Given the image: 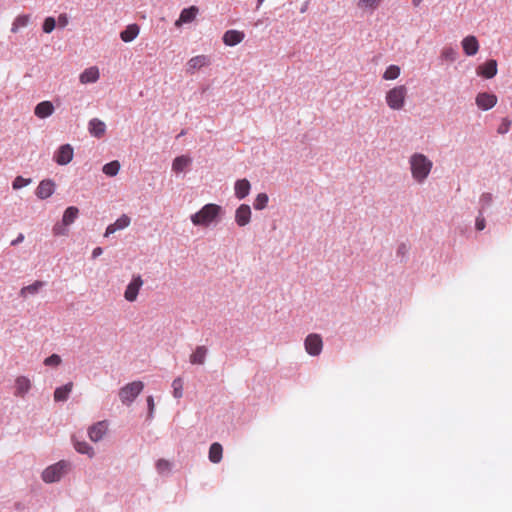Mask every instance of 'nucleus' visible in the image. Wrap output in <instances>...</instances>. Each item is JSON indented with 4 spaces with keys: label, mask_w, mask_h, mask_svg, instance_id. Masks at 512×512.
<instances>
[{
    "label": "nucleus",
    "mask_w": 512,
    "mask_h": 512,
    "mask_svg": "<svg viewBox=\"0 0 512 512\" xmlns=\"http://www.w3.org/2000/svg\"><path fill=\"white\" fill-rule=\"evenodd\" d=\"M410 167L413 178L422 183L430 174L433 163L424 154L415 153L410 157Z\"/></svg>",
    "instance_id": "f03ea898"
},
{
    "label": "nucleus",
    "mask_w": 512,
    "mask_h": 512,
    "mask_svg": "<svg viewBox=\"0 0 512 512\" xmlns=\"http://www.w3.org/2000/svg\"><path fill=\"white\" fill-rule=\"evenodd\" d=\"M56 26V20L53 17H47L43 23V31L51 33Z\"/></svg>",
    "instance_id": "e433bc0d"
},
{
    "label": "nucleus",
    "mask_w": 512,
    "mask_h": 512,
    "mask_svg": "<svg viewBox=\"0 0 512 512\" xmlns=\"http://www.w3.org/2000/svg\"><path fill=\"white\" fill-rule=\"evenodd\" d=\"M55 189V184L51 180L41 181L37 187V196L41 199L50 197Z\"/></svg>",
    "instance_id": "412c9836"
},
{
    "label": "nucleus",
    "mask_w": 512,
    "mask_h": 512,
    "mask_svg": "<svg viewBox=\"0 0 512 512\" xmlns=\"http://www.w3.org/2000/svg\"><path fill=\"white\" fill-rule=\"evenodd\" d=\"M306 352L311 356H318L323 349V340L317 333L309 334L304 341Z\"/></svg>",
    "instance_id": "0eeeda50"
},
{
    "label": "nucleus",
    "mask_w": 512,
    "mask_h": 512,
    "mask_svg": "<svg viewBox=\"0 0 512 512\" xmlns=\"http://www.w3.org/2000/svg\"><path fill=\"white\" fill-rule=\"evenodd\" d=\"M268 195L266 193H259L254 201V208L256 210H262L267 206Z\"/></svg>",
    "instance_id": "f704fd0d"
},
{
    "label": "nucleus",
    "mask_w": 512,
    "mask_h": 512,
    "mask_svg": "<svg viewBox=\"0 0 512 512\" xmlns=\"http://www.w3.org/2000/svg\"><path fill=\"white\" fill-rule=\"evenodd\" d=\"M23 239H24L23 235H22V234H20V235H19L15 240H13V241L11 242V245H16V244H18L19 242L23 241Z\"/></svg>",
    "instance_id": "8fccbe9b"
},
{
    "label": "nucleus",
    "mask_w": 512,
    "mask_h": 512,
    "mask_svg": "<svg viewBox=\"0 0 512 512\" xmlns=\"http://www.w3.org/2000/svg\"><path fill=\"white\" fill-rule=\"evenodd\" d=\"M492 200H493V197H492L491 193H483L480 196V200H479L481 208L484 209L486 207H489L492 203Z\"/></svg>",
    "instance_id": "ea45409f"
},
{
    "label": "nucleus",
    "mask_w": 512,
    "mask_h": 512,
    "mask_svg": "<svg viewBox=\"0 0 512 512\" xmlns=\"http://www.w3.org/2000/svg\"><path fill=\"white\" fill-rule=\"evenodd\" d=\"M144 388L142 381H133L119 390V398L125 405H130Z\"/></svg>",
    "instance_id": "20e7f679"
},
{
    "label": "nucleus",
    "mask_w": 512,
    "mask_h": 512,
    "mask_svg": "<svg viewBox=\"0 0 512 512\" xmlns=\"http://www.w3.org/2000/svg\"><path fill=\"white\" fill-rule=\"evenodd\" d=\"M477 74L487 79L493 78L497 74V61L494 59L486 61L477 68Z\"/></svg>",
    "instance_id": "ddd939ff"
},
{
    "label": "nucleus",
    "mask_w": 512,
    "mask_h": 512,
    "mask_svg": "<svg viewBox=\"0 0 512 512\" xmlns=\"http://www.w3.org/2000/svg\"><path fill=\"white\" fill-rule=\"evenodd\" d=\"M173 395L175 398H181L183 395V381L181 378H176L172 382Z\"/></svg>",
    "instance_id": "c9c22d12"
},
{
    "label": "nucleus",
    "mask_w": 512,
    "mask_h": 512,
    "mask_svg": "<svg viewBox=\"0 0 512 512\" xmlns=\"http://www.w3.org/2000/svg\"><path fill=\"white\" fill-rule=\"evenodd\" d=\"M511 125V121L508 119H503L502 123L498 127V133L505 134L509 131Z\"/></svg>",
    "instance_id": "79ce46f5"
},
{
    "label": "nucleus",
    "mask_w": 512,
    "mask_h": 512,
    "mask_svg": "<svg viewBox=\"0 0 512 512\" xmlns=\"http://www.w3.org/2000/svg\"><path fill=\"white\" fill-rule=\"evenodd\" d=\"M54 112V106L50 101H43L34 108V114L39 118H46Z\"/></svg>",
    "instance_id": "4be33fe9"
},
{
    "label": "nucleus",
    "mask_w": 512,
    "mask_h": 512,
    "mask_svg": "<svg viewBox=\"0 0 512 512\" xmlns=\"http://www.w3.org/2000/svg\"><path fill=\"white\" fill-rule=\"evenodd\" d=\"M198 11L196 6L183 9L179 18L175 21V26L180 27L182 24L191 23L196 18Z\"/></svg>",
    "instance_id": "4468645a"
},
{
    "label": "nucleus",
    "mask_w": 512,
    "mask_h": 512,
    "mask_svg": "<svg viewBox=\"0 0 512 512\" xmlns=\"http://www.w3.org/2000/svg\"><path fill=\"white\" fill-rule=\"evenodd\" d=\"M73 388V382H68L67 384L58 387L54 391V400L55 401H66L69 397L70 392Z\"/></svg>",
    "instance_id": "393cba45"
},
{
    "label": "nucleus",
    "mask_w": 512,
    "mask_h": 512,
    "mask_svg": "<svg viewBox=\"0 0 512 512\" xmlns=\"http://www.w3.org/2000/svg\"><path fill=\"white\" fill-rule=\"evenodd\" d=\"M442 56L449 61H454L457 57V52L451 47H446L442 50Z\"/></svg>",
    "instance_id": "58836bf2"
},
{
    "label": "nucleus",
    "mask_w": 512,
    "mask_h": 512,
    "mask_svg": "<svg viewBox=\"0 0 512 512\" xmlns=\"http://www.w3.org/2000/svg\"><path fill=\"white\" fill-rule=\"evenodd\" d=\"M381 2L382 0H358L357 6L364 11H374Z\"/></svg>",
    "instance_id": "c756f323"
},
{
    "label": "nucleus",
    "mask_w": 512,
    "mask_h": 512,
    "mask_svg": "<svg viewBox=\"0 0 512 512\" xmlns=\"http://www.w3.org/2000/svg\"><path fill=\"white\" fill-rule=\"evenodd\" d=\"M101 254H102V249H101L100 247L95 248V249L93 250V253H92V255H93V257H94V258L98 257V256H99V255H101Z\"/></svg>",
    "instance_id": "09e8293b"
},
{
    "label": "nucleus",
    "mask_w": 512,
    "mask_h": 512,
    "mask_svg": "<svg viewBox=\"0 0 512 512\" xmlns=\"http://www.w3.org/2000/svg\"><path fill=\"white\" fill-rule=\"evenodd\" d=\"M408 90L405 85L395 86L385 96L388 107L392 110H401L405 106Z\"/></svg>",
    "instance_id": "7ed1b4c3"
},
{
    "label": "nucleus",
    "mask_w": 512,
    "mask_h": 512,
    "mask_svg": "<svg viewBox=\"0 0 512 512\" xmlns=\"http://www.w3.org/2000/svg\"><path fill=\"white\" fill-rule=\"evenodd\" d=\"M143 279L140 275L133 276L131 282L127 285L124 298L129 302H134L137 299L138 293L143 286Z\"/></svg>",
    "instance_id": "6e6552de"
},
{
    "label": "nucleus",
    "mask_w": 512,
    "mask_h": 512,
    "mask_svg": "<svg viewBox=\"0 0 512 512\" xmlns=\"http://www.w3.org/2000/svg\"><path fill=\"white\" fill-rule=\"evenodd\" d=\"M69 463L66 461H59L47 467L43 473L42 478L46 483H53L59 481L61 477L68 471Z\"/></svg>",
    "instance_id": "39448f33"
},
{
    "label": "nucleus",
    "mask_w": 512,
    "mask_h": 512,
    "mask_svg": "<svg viewBox=\"0 0 512 512\" xmlns=\"http://www.w3.org/2000/svg\"><path fill=\"white\" fill-rule=\"evenodd\" d=\"M88 129L92 136L101 138L106 132V125L98 118H93L89 121Z\"/></svg>",
    "instance_id": "6ab92c4d"
},
{
    "label": "nucleus",
    "mask_w": 512,
    "mask_h": 512,
    "mask_svg": "<svg viewBox=\"0 0 512 512\" xmlns=\"http://www.w3.org/2000/svg\"><path fill=\"white\" fill-rule=\"evenodd\" d=\"M147 404H148V417L149 418H152L153 417V413H154V407H155V404H154V399L152 396H148L147 397Z\"/></svg>",
    "instance_id": "a18cd8bd"
},
{
    "label": "nucleus",
    "mask_w": 512,
    "mask_h": 512,
    "mask_svg": "<svg viewBox=\"0 0 512 512\" xmlns=\"http://www.w3.org/2000/svg\"><path fill=\"white\" fill-rule=\"evenodd\" d=\"M102 170L103 173L106 174L107 176H115L118 174L120 170V163L117 160L111 161L105 164Z\"/></svg>",
    "instance_id": "7c9ffc66"
},
{
    "label": "nucleus",
    "mask_w": 512,
    "mask_h": 512,
    "mask_svg": "<svg viewBox=\"0 0 512 512\" xmlns=\"http://www.w3.org/2000/svg\"><path fill=\"white\" fill-rule=\"evenodd\" d=\"M221 212V206L209 203L204 205L198 212L192 214L190 219L195 226L208 227L219 218Z\"/></svg>",
    "instance_id": "f257e3e1"
},
{
    "label": "nucleus",
    "mask_w": 512,
    "mask_h": 512,
    "mask_svg": "<svg viewBox=\"0 0 512 512\" xmlns=\"http://www.w3.org/2000/svg\"><path fill=\"white\" fill-rule=\"evenodd\" d=\"M169 467H170V464L168 461L164 460V459H160L157 461L156 463V468L157 470L160 472V473H163L167 470H169Z\"/></svg>",
    "instance_id": "37998d69"
},
{
    "label": "nucleus",
    "mask_w": 512,
    "mask_h": 512,
    "mask_svg": "<svg viewBox=\"0 0 512 512\" xmlns=\"http://www.w3.org/2000/svg\"><path fill=\"white\" fill-rule=\"evenodd\" d=\"M258 1V7L265 1V0H257Z\"/></svg>",
    "instance_id": "864d4df0"
},
{
    "label": "nucleus",
    "mask_w": 512,
    "mask_h": 512,
    "mask_svg": "<svg viewBox=\"0 0 512 512\" xmlns=\"http://www.w3.org/2000/svg\"><path fill=\"white\" fill-rule=\"evenodd\" d=\"M245 34L238 30H227L223 35V42L227 46H235L244 40Z\"/></svg>",
    "instance_id": "f3484780"
},
{
    "label": "nucleus",
    "mask_w": 512,
    "mask_h": 512,
    "mask_svg": "<svg viewBox=\"0 0 512 512\" xmlns=\"http://www.w3.org/2000/svg\"><path fill=\"white\" fill-rule=\"evenodd\" d=\"M140 28L137 24L128 25L121 33L120 38L124 42L133 41L139 34Z\"/></svg>",
    "instance_id": "b1692460"
},
{
    "label": "nucleus",
    "mask_w": 512,
    "mask_h": 512,
    "mask_svg": "<svg viewBox=\"0 0 512 512\" xmlns=\"http://www.w3.org/2000/svg\"><path fill=\"white\" fill-rule=\"evenodd\" d=\"M250 182L247 179L237 180L234 186L235 196L238 199L245 198L250 192Z\"/></svg>",
    "instance_id": "5701e85b"
},
{
    "label": "nucleus",
    "mask_w": 512,
    "mask_h": 512,
    "mask_svg": "<svg viewBox=\"0 0 512 512\" xmlns=\"http://www.w3.org/2000/svg\"><path fill=\"white\" fill-rule=\"evenodd\" d=\"M41 284L38 283V282H34V286H33V289L34 291L38 288V286H40Z\"/></svg>",
    "instance_id": "603ef678"
},
{
    "label": "nucleus",
    "mask_w": 512,
    "mask_h": 512,
    "mask_svg": "<svg viewBox=\"0 0 512 512\" xmlns=\"http://www.w3.org/2000/svg\"><path fill=\"white\" fill-rule=\"evenodd\" d=\"M497 103V97L494 94L483 92L476 96V104L482 110H489Z\"/></svg>",
    "instance_id": "9b49d317"
},
{
    "label": "nucleus",
    "mask_w": 512,
    "mask_h": 512,
    "mask_svg": "<svg viewBox=\"0 0 512 512\" xmlns=\"http://www.w3.org/2000/svg\"><path fill=\"white\" fill-rule=\"evenodd\" d=\"M210 63L211 59L207 55L194 56L187 62V72L192 74L195 71L210 65Z\"/></svg>",
    "instance_id": "9d476101"
},
{
    "label": "nucleus",
    "mask_w": 512,
    "mask_h": 512,
    "mask_svg": "<svg viewBox=\"0 0 512 512\" xmlns=\"http://www.w3.org/2000/svg\"><path fill=\"white\" fill-rule=\"evenodd\" d=\"M414 6H419L422 3V0H412Z\"/></svg>",
    "instance_id": "3c124183"
},
{
    "label": "nucleus",
    "mask_w": 512,
    "mask_h": 512,
    "mask_svg": "<svg viewBox=\"0 0 512 512\" xmlns=\"http://www.w3.org/2000/svg\"><path fill=\"white\" fill-rule=\"evenodd\" d=\"M99 76V69L96 66H92L85 69L80 74L79 79L82 84L95 83L99 79Z\"/></svg>",
    "instance_id": "aec40b11"
},
{
    "label": "nucleus",
    "mask_w": 512,
    "mask_h": 512,
    "mask_svg": "<svg viewBox=\"0 0 512 512\" xmlns=\"http://www.w3.org/2000/svg\"><path fill=\"white\" fill-rule=\"evenodd\" d=\"M74 447L81 454H86L89 457H93L94 456V450H93V448L87 442L76 441L74 443Z\"/></svg>",
    "instance_id": "2f4dec72"
},
{
    "label": "nucleus",
    "mask_w": 512,
    "mask_h": 512,
    "mask_svg": "<svg viewBox=\"0 0 512 512\" xmlns=\"http://www.w3.org/2000/svg\"><path fill=\"white\" fill-rule=\"evenodd\" d=\"M79 213L78 208L74 206L68 207L63 215L62 223H58L54 226L53 232L55 235H66L68 232L67 226L72 224L77 218Z\"/></svg>",
    "instance_id": "423d86ee"
},
{
    "label": "nucleus",
    "mask_w": 512,
    "mask_h": 512,
    "mask_svg": "<svg viewBox=\"0 0 512 512\" xmlns=\"http://www.w3.org/2000/svg\"><path fill=\"white\" fill-rule=\"evenodd\" d=\"M31 291H32V286H26L21 289V295L27 296V294Z\"/></svg>",
    "instance_id": "de8ad7c7"
},
{
    "label": "nucleus",
    "mask_w": 512,
    "mask_h": 512,
    "mask_svg": "<svg viewBox=\"0 0 512 512\" xmlns=\"http://www.w3.org/2000/svg\"><path fill=\"white\" fill-rule=\"evenodd\" d=\"M251 209L249 205L241 204L235 213V221L239 226H245L250 222Z\"/></svg>",
    "instance_id": "2eb2a0df"
},
{
    "label": "nucleus",
    "mask_w": 512,
    "mask_h": 512,
    "mask_svg": "<svg viewBox=\"0 0 512 512\" xmlns=\"http://www.w3.org/2000/svg\"><path fill=\"white\" fill-rule=\"evenodd\" d=\"M462 48H463V51L464 53L467 55V56H473L475 55L478 50H479V43H478V40L475 36L473 35H469V36H466L462 42Z\"/></svg>",
    "instance_id": "dca6fc26"
},
{
    "label": "nucleus",
    "mask_w": 512,
    "mask_h": 512,
    "mask_svg": "<svg viewBox=\"0 0 512 512\" xmlns=\"http://www.w3.org/2000/svg\"><path fill=\"white\" fill-rule=\"evenodd\" d=\"M61 363V358L59 355L57 354H52L51 356L47 357L45 360H44V364L46 366H53V367H56L58 366L59 364Z\"/></svg>",
    "instance_id": "a19ab883"
},
{
    "label": "nucleus",
    "mask_w": 512,
    "mask_h": 512,
    "mask_svg": "<svg viewBox=\"0 0 512 512\" xmlns=\"http://www.w3.org/2000/svg\"><path fill=\"white\" fill-rule=\"evenodd\" d=\"M400 67L397 65H390L386 68L383 78L385 80H394L397 79L400 75Z\"/></svg>",
    "instance_id": "473e14b6"
},
{
    "label": "nucleus",
    "mask_w": 512,
    "mask_h": 512,
    "mask_svg": "<svg viewBox=\"0 0 512 512\" xmlns=\"http://www.w3.org/2000/svg\"><path fill=\"white\" fill-rule=\"evenodd\" d=\"M68 17L66 14H61L59 15L58 17V20H57V23L59 25V27H65L67 24H68Z\"/></svg>",
    "instance_id": "49530a36"
},
{
    "label": "nucleus",
    "mask_w": 512,
    "mask_h": 512,
    "mask_svg": "<svg viewBox=\"0 0 512 512\" xmlns=\"http://www.w3.org/2000/svg\"><path fill=\"white\" fill-rule=\"evenodd\" d=\"M485 226H486V221L482 215V211H480V214L476 218L475 227L477 230L481 231L485 228Z\"/></svg>",
    "instance_id": "c03bdc74"
},
{
    "label": "nucleus",
    "mask_w": 512,
    "mask_h": 512,
    "mask_svg": "<svg viewBox=\"0 0 512 512\" xmlns=\"http://www.w3.org/2000/svg\"><path fill=\"white\" fill-rule=\"evenodd\" d=\"M191 162H192V160L188 156H185V155L178 156L173 160L172 170L176 173H180V172L184 171L191 164Z\"/></svg>",
    "instance_id": "a878e982"
},
{
    "label": "nucleus",
    "mask_w": 512,
    "mask_h": 512,
    "mask_svg": "<svg viewBox=\"0 0 512 512\" xmlns=\"http://www.w3.org/2000/svg\"><path fill=\"white\" fill-rule=\"evenodd\" d=\"M29 24V16L28 15H22L18 16L13 25L11 31L16 33L21 27H26Z\"/></svg>",
    "instance_id": "72a5a7b5"
},
{
    "label": "nucleus",
    "mask_w": 512,
    "mask_h": 512,
    "mask_svg": "<svg viewBox=\"0 0 512 512\" xmlns=\"http://www.w3.org/2000/svg\"><path fill=\"white\" fill-rule=\"evenodd\" d=\"M207 354V349L204 346H198L195 351L190 356V362L192 364H203L205 362V357Z\"/></svg>",
    "instance_id": "c85d7f7f"
},
{
    "label": "nucleus",
    "mask_w": 512,
    "mask_h": 512,
    "mask_svg": "<svg viewBox=\"0 0 512 512\" xmlns=\"http://www.w3.org/2000/svg\"><path fill=\"white\" fill-rule=\"evenodd\" d=\"M30 389V380L26 377H18L15 381V395L24 396Z\"/></svg>",
    "instance_id": "bb28decb"
},
{
    "label": "nucleus",
    "mask_w": 512,
    "mask_h": 512,
    "mask_svg": "<svg viewBox=\"0 0 512 512\" xmlns=\"http://www.w3.org/2000/svg\"><path fill=\"white\" fill-rule=\"evenodd\" d=\"M131 223V219L126 214L120 216L114 223L110 224L105 232V236L115 233L117 230H122L128 227Z\"/></svg>",
    "instance_id": "a211bd4d"
},
{
    "label": "nucleus",
    "mask_w": 512,
    "mask_h": 512,
    "mask_svg": "<svg viewBox=\"0 0 512 512\" xmlns=\"http://www.w3.org/2000/svg\"><path fill=\"white\" fill-rule=\"evenodd\" d=\"M209 460L212 463H219L223 457V447L220 443L215 442L209 448Z\"/></svg>",
    "instance_id": "cd10ccee"
},
{
    "label": "nucleus",
    "mask_w": 512,
    "mask_h": 512,
    "mask_svg": "<svg viewBox=\"0 0 512 512\" xmlns=\"http://www.w3.org/2000/svg\"><path fill=\"white\" fill-rule=\"evenodd\" d=\"M108 429L106 421H99L92 425L88 430V435L91 441L98 442L103 438Z\"/></svg>",
    "instance_id": "f8f14e48"
},
{
    "label": "nucleus",
    "mask_w": 512,
    "mask_h": 512,
    "mask_svg": "<svg viewBox=\"0 0 512 512\" xmlns=\"http://www.w3.org/2000/svg\"><path fill=\"white\" fill-rule=\"evenodd\" d=\"M73 148L70 144H64L54 154V160L59 165H66L73 159Z\"/></svg>",
    "instance_id": "1a4fd4ad"
},
{
    "label": "nucleus",
    "mask_w": 512,
    "mask_h": 512,
    "mask_svg": "<svg viewBox=\"0 0 512 512\" xmlns=\"http://www.w3.org/2000/svg\"><path fill=\"white\" fill-rule=\"evenodd\" d=\"M30 182H31V180H30V179H25V178H23V177H21V176H18V177H16V178H15V180L13 181L12 186H13V189H15V190H16V189H20V188H22V187H25V186L29 185V184H30Z\"/></svg>",
    "instance_id": "4c0bfd02"
}]
</instances>
